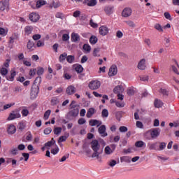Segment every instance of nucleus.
<instances>
[{"mask_svg": "<svg viewBox=\"0 0 179 179\" xmlns=\"http://www.w3.org/2000/svg\"><path fill=\"white\" fill-rule=\"evenodd\" d=\"M91 149L93 150V154L92 155V157L94 158L96 157V159H99V157L101 153H103V149L100 148V144L99 143V141L97 140H93L91 142Z\"/></svg>", "mask_w": 179, "mask_h": 179, "instance_id": "nucleus-1", "label": "nucleus"}, {"mask_svg": "<svg viewBox=\"0 0 179 179\" xmlns=\"http://www.w3.org/2000/svg\"><path fill=\"white\" fill-rule=\"evenodd\" d=\"M41 83V77H36L34 81V84L31 90V96L33 99H36L38 96L40 92V84Z\"/></svg>", "mask_w": 179, "mask_h": 179, "instance_id": "nucleus-2", "label": "nucleus"}, {"mask_svg": "<svg viewBox=\"0 0 179 179\" xmlns=\"http://www.w3.org/2000/svg\"><path fill=\"white\" fill-rule=\"evenodd\" d=\"M100 86H101V83H100V81L97 80H92L88 85V87L91 90H97V89H99Z\"/></svg>", "mask_w": 179, "mask_h": 179, "instance_id": "nucleus-3", "label": "nucleus"}, {"mask_svg": "<svg viewBox=\"0 0 179 179\" xmlns=\"http://www.w3.org/2000/svg\"><path fill=\"white\" fill-rule=\"evenodd\" d=\"M161 129L159 128H154L149 130L147 134H150L151 138L152 139H155L160 135Z\"/></svg>", "mask_w": 179, "mask_h": 179, "instance_id": "nucleus-4", "label": "nucleus"}, {"mask_svg": "<svg viewBox=\"0 0 179 179\" xmlns=\"http://www.w3.org/2000/svg\"><path fill=\"white\" fill-rule=\"evenodd\" d=\"M22 115H20V112L18 110H13L8 117V121H12L13 120H16V118H20Z\"/></svg>", "mask_w": 179, "mask_h": 179, "instance_id": "nucleus-5", "label": "nucleus"}, {"mask_svg": "<svg viewBox=\"0 0 179 179\" xmlns=\"http://www.w3.org/2000/svg\"><path fill=\"white\" fill-rule=\"evenodd\" d=\"M98 132L102 138H106V136H108V134L107 133V128L106 127V125L101 124L99 127L98 128Z\"/></svg>", "mask_w": 179, "mask_h": 179, "instance_id": "nucleus-6", "label": "nucleus"}, {"mask_svg": "<svg viewBox=\"0 0 179 179\" xmlns=\"http://www.w3.org/2000/svg\"><path fill=\"white\" fill-rule=\"evenodd\" d=\"M29 17V20H31V22H34V23L40 20V15H38L37 13L33 12L30 13Z\"/></svg>", "mask_w": 179, "mask_h": 179, "instance_id": "nucleus-7", "label": "nucleus"}, {"mask_svg": "<svg viewBox=\"0 0 179 179\" xmlns=\"http://www.w3.org/2000/svg\"><path fill=\"white\" fill-rule=\"evenodd\" d=\"M118 73V69L117 68V65L113 64L109 69L108 76H115Z\"/></svg>", "mask_w": 179, "mask_h": 179, "instance_id": "nucleus-8", "label": "nucleus"}, {"mask_svg": "<svg viewBox=\"0 0 179 179\" xmlns=\"http://www.w3.org/2000/svg\"><path fill=\"white\" fill-rule=\"evenodd\" d=\"M137 68L140 71H145L146 69V59H141L137 65Z\"/></svg>", "mask_w": 179, "mask_h": 179, "instance_id": "nucleus-9", "label": "nucleus"}, {"mask_svg": "<svg viewBox=\"0 0 179 179\" xmlns=\"http://www.w3.org/2000/svg\"><path fill=\"white\" fill-rule=\"evenodd\" d=\"M132 15V9L131 8H125L122 12L123 17H129Z\"/></svg>", "mask_w": 179, "mask_h": 179, "instance_id": "nucleus-10", "label": "nucleus"}, {"mask_svg": "<svg viewBox=\"0 0 179 179\" xmlns=\"http://www.w3.org/2000/svg\"><path fill=\"white\" fill-rule=\"evenodd\" d=\"M103 124V122L100 120H97L96 119H92L89 121V125L90 127H100V125H101Z\"/></svg>", "mask_w": 179, "mask_h": 179, "instance_id": "nucleus-11", "label": "nucleus"}, {"mask_svg": "<svg viewBox=\"0 0 179 179\" xmlns=\"http://www.w3.org/2000/svg\"><path fill=\"white\" fill-rule=\"evenodd\" d=\"M66 93L69 96L75 94V93H76V88H75V87L73 85H69L66 90Z\"/></svg>", "mask_w": 179, "mask_h": 179, "instance_id": "nucleus-12", "label": "nucleus"}, {"mask_svg": "<svg viewBox=\"0 0 179 179\" xmlns=\"http://www.w3.org/2000/svg\"><path fill=\"white\" fill-rule=\"evenodd\" d=\"M10 75L6 76L7 80H10V82H13L15 80V77L16 76V71L15 69H13L10 71Z\"/></svg>", "mask_w": 179, "mask_h": 179, "instance_id": "nucleus-13", "label": "nucleus"}, {"mask_svg": "<svg viewBox=\"0 0 179 179\" xmlns=\"http://www.w3.org/2000/svg\"><path fill=\"white\" fill-rule=\"evenodd\" d=\"M7 133L8 135H13L16 133V127L13 124H8L7 127Z\"/></svg>", "mask_w": 179, "mask_h": 179, "instance_id": "nucleus-14", "label": "nucleus"}, {"mask_svg": "<svg viewBox=\"0 0 179 179\" xmlns=\"http://www.w3.org/2000/svg\"><path fill=\"white\" fill-rule=\"evenodd\" d=\"M104 12L108 16H110V15H113V13H114V6H105Z\"/></svg>", "mask_w": 179, "mask_h": 179, "instance_id": "nucleus-15", "label": "nucleus"}, {"mask_svg": "<svg viewBox=\"0 0 179 179\" xmlns=\"http://www.w3.org/2000/svg\"><path fill=\"white\" fill-rule=\"evenodd\" d=\"M108 27L106 26H101L99 27V34L101 36H107V34H108Z\"/></svg>", "mask_w": 179, "mask_h": 179, "instance_id": "nucleus-16", "label": "nucleus"}, {"mask_svg": "<svg viewBox=\"0 0 179 179\" xmlns=\"http://www.w3.org/2000/svg\"><path fill=\"white\" fill-rule=\"evenodd\" d=\"M68 114L70 117H78V115H79V108H73L69 112Z\"/></svg>", "mask_w": 179, "mask_h": 179, "instance_id": "nucleus-17", "label": "nucleus"}, {"mask_svg": "<svg viewBox=\"0 0 179 179\" xmlns=\"http://www.w3.org/2000/svg\"><path fill=\"white\" fill-rule=\"evenodd\" d=\"M83 3L87 6H96L97 0H84Z\"/></svg>", "mask_w": 179, "mask_h": 179, "instance_id": "nucleus-18", "label": "nucleus"}, {"mask_svg": "<svg viewBox=\"0 0 179 179\" xmlns=\"http://www.w3.org/2000/svg\"><path fill=\"white\" fill-rule=\"evenodd\" d=\"M9 10V2L8 1H0V10H5L6 9Z\"/></svg>", "mask_w": 179, "mask_h": 179, "instance_id": "nucleus-19", "label": "nucleus"}, {"mask_svg": "<svg viewBox=\"0 0 179 179\" xmlns=\"http://www.w3.org/2000/svg\"><path fill=\"white\" fill-rule=\"evenodd\" d=\"M175 65H171V69H172L173 72H174V73H176V75H179V65L178 63L177 62V61H175Z\"/></svg>", "mask_w": 179, "mask_h": 179, "instance_id": "nucleus-20", "label": "nucleus"}, {"mask_svg": "<svg viewBox=\"0 0 179 179\" xmlns=\"http://www.w3.org/2000/svg\"><path fill=\"white\" fill-rule=\"evenodd\" d=\"M124 92V87L121 85H117L113 89V93L116 94H120Z\"/></svg>", "mask_w": 179, "mask_h": 179, "instance_id": "nucleus-21", "label": "nucleus"}, {"mask_svg": "<svg viewBox=\"0 0 179 179\" xmlns=\"http://www.w3.org/2000/svg\"><path fill=\"white\" fill-rule=\"evenodd\" d=\"M95 113H96V110H94V108H90L86 115L87 118H92V117H93V115Z\"/></svg>", "mask_w": 179, "mask_h": 179, "instance_id": "nucleus-22", "label": "nucleus"}, {"mask_svg": "<svg viewBox=\"0 0 179 179\" xmlns=\"http://www.w3.org/2000/svg\"><path fill=\"white\" fill-rule=\"evenodd\" d=\"M71 41L76 43V41H80V36L76 33L71 34Z\"/></svg>", "mask_w": 179, "mask_h": 179, "instance_id": "nucleus-23", "label": "nucleus"}, {"mask_svg": "<svg viewBox=\"0 0 179 179\" xmlns=\"http://www.w3.org/2000/svg\"><path fill=\"white\" fill-rule=\"evenodd\" d=\"M34 28L31 26H27L24 28V34L27 36H30V34H31V32L33 31Z\"/></svg>", "mask_w": 179, "mask_h": 179, "instance_id": "nucleus-24", "label": "nucleus"}, {"mask_svg": "<svg viewBox=\"0 0 179 179\" xmlns=\"http://www.w3.org/2000/svg\"><path fill=\"white\" fill-rule=\"evenodd\" d=\"M47 4V1H45V0H38L36 1V8L37 9H40V8H41V6H44V5Z\"/></svg>", "mask_w": 179, "mask_h": 179, "instance_id": "nucleus-25", "label": "nucleus"}, {"mask_svg": "<svg viewBox=\"0 0 179 179\" xmlns=\"http://www.w3.org/2000/svg\"><path fill=\"white\" fill-rule=\"evenodd\" d=\"M154 106L156 108H160L163 107V103L161 100L155 99L154 102Z\"/></svg>", "mask_w": 179, "mask_h": 179, "instance_id": "nucleus-26", "label": "nucleus"}, {"mask_svg": "<svg viewBox=\"0 0 179 179\" xmlns=\"http://www.w3.org/2000/svg\"><path fill=\"white\" fill-rule=\"evenodd\" d=\"M67 57H68L67 52H64V53L61 54L59 57V62H64L65 61V59H66Z\"/></svg>", "mask_w": 179, "mask_h": 179, "instance_id": "nucleus-27", "label": "nucleus"}, {"mask_svg": "<svg viewBox=\"0 0 179 179\" xmlns=\"http://www.w3.org/2000/svg\"><path fill=\"white\" fill-rule=\"evenodd\" d=\"M75 71L77 73H82V72H83V67L80 64L76 65Z\"/></svg>", "mask_w": 179, "mask_h": 179, "instance_id": "nucleus-28", "label": "nucleus"}, {"mask_svg": "<svg viewBox=\"0 0 179 179\" xmlns=\"http://www.w3.org/2000/svg\"><path fill=\"white\" fill-rule=\"evenodd\" d=\"M159 93H160V94H162V96H164V97H167V96H169V91L166 89L161 88L159 90Z\"/></svg>", "mask_w": 179, "mask_h": 179, "instance_id": "nucleus-29", "label": "nucleus"}, {"mask_svg": "<svg viewBox=\"0 0 179 179\" xmlns=\"http://www.w3.org/2000/svg\"><path fill=\"white\" fill-rule=\"evenodd\" d=\"M68 68L64 67V78L65 79H66L67 80H69V79H71V78H72V76L71 75H69L68 73H66Z\"/></svg>", "mask_w": 179, "mask_h": 179, "instance_id": "nucleus-30", "label": "nucleus"}, {"mask_svg": "<svg viewBox=\"0 0 179 179\" xmlns=\"http://www.w3.org/2000/svg\"><path fill=\"white\" fill-rule=\"evenodd\" d=\"M104 152L106 155H111L112 153H114V150H111V148L110 146L107 145L105 149Z\"/></svg>", "mask_w": 179, "mask_h": 179, "instance_id": "nucleus-31", "label": "nucleus"}, {"mask_svg": "<svg viewBox=\"0 0 179 179\" xmlns=\"http://www.w3.org/2000/svg\"><path fill=\"white\" fill-rule=\"evenodd\" d=\"M66 61L69 64H73V62H75V56L73 55L67 56Z\"/></svg>", "mask_w": 179, "mask_h": 179, "instance_id": "nucleus-32", "label": "nucleus"}, {"mask_svg": "<svg viewBox=\"0 0 179 179\" xmlns=\"http://www.w3.org/2000/svg\"><path fill=\"white\" fill-rule=\"evenodd\" d=\"M124 22L129 27H131L132 29L136 27V24L133 21L127 20V21H124Z\"/></svg>", "mask_w": 179, "mask_h": 179, "instance_id": "nucleus-33", "label": "nucleus"}, {"mask_svg": "<svg viewBox=\"0 0 179 179\" xmlns=\"http://www.w3.org/2000/svg\"><path fill=\"white\" fill-rule=\"evenodd\" d=\"M18 129L23 131L26 128V123L24 122H20L18 123Z\"/></svg>", "mask_w": 179, "mask_h": 179, "instance_id": "nucleus-34", "label": "nucleus"}, {"mask_svg": "<svg viewBox=\"0 0 179 179\" xmlns=\"http://www.w3.org/2000/svg\"><path fill=\"white\" fill-rule=\"evenodd\" d=\"M98 40L99 39L95 36H92L90 38V43L92 45H94L97 43Z\"/></svg>", "mask_w": 179, "mask_h": 179, "instance_id": "nucleus-35", "label": "nucleus"}, {"mask_svg": "<svg viewBox=\"0 0 179 179\" xmlns=\"http://www.w3.org/2000/svg\"><path fill=\"white\" fill-rule=\"evenodd\" d=\"M136 148H143L145 146V142L142 141H136L135 143Z\"/></svg>", "mask_w": 179, "mask_h": 179, "instance_id": "nucleus-36", "label": "nucleus"}, {"mask_svg": "<svg viewBox=\"0 0 179 179\" xmlns=\"http://www.w3.org/2000/svg\"><path fill=\"white\" fill-rule=\"evenodd\" d=\"M8 70L5 67H2L1 69H0V73L1 75H2V76H6L8 75Z\"/></svg>", "mask_w": 179, "mask_h": 179, "instance_id": "nucleus-37", "label": "nucleus"}, {"mask_svg": "<svg viewBox=\"0 0 179 179\" xmlns=\"http://www.w3.org/2000/svg\"><path fill=\"white\" fill-rule=\"evenodd\" d=\"M53 132L55 135H59L61 132H62V127H55Z\"/></svg>", "mask_w": 179, "mask_h": 179, "instance_id": "nucleus-38", "label": "nucleus"}, {"mask_svg": "<svg viewBox=\"0 0 179 179\" xmlns=\"http://www.w3.org/2000/svg\"><path fill=\"white\" fill-rule=\"evenodd\" d=\"M99 52H100V48H96L94 49L92 54L94 57H100V54Z\"/></svg>", "mask_w": 179, "mask_h": 179, "instance_id": "nucleus-39", "label": "nucleus"}, {"mask_svg": "<svg viewBox=\"0 0 179 179\" xmlns=\"http://www.w3.org/2000/svg\"><path fill=\"white\" fill-rule=\"evenodd\" d=\"M36 73L38 76H41L44 73V69L43 67H38Z\"/></svg>", "mask_w": 179, "mask_h": 179, "instance_id": "nucleus-40", "label": "nucleus"}, {"mask_svg": "<svg viewBox=\"0 0 179 179\" xmlns=\"http://www.w3.org/2000/svg\"><path fill=\"white\" fill-rule=\"evenodd\" d=\"M50 114H51V110H46L43 116L44 120H48V118H50Z\"/></svg>", "mask_w": 179, "mask_h": 179, "instance_id": "nucleus-41", "label": "nucleus"}, {"mask_svg": "<svg viewBox=\"0 0 179 179\" xmlns=\"http://www.w3.org/2000/svg\"><path fill=\"white\" fill-rule=\"evenodd\" d=\"M83 50L84 51H87V52H90L92 48H90V45L89 44H84L83 45Z\"/></svg>", "mask_w": 179, "mask_h": 179, "instance_id": "nucleus-42", "label": "nucleus"}, {"mask_svg": "<svg viewBox=\"0 0 179 179\" xmlns=\"http://www.w3.org/2000/svg\"><path fill=\"white\" fill-rule=\"evenodd\" d=\"M27 135L26 137L27 141H28V142H31V141H32L33 139V135L31 134V132L28 131L27 133Z\"/></svg>", "mask_w": 179, "mask_h": 179, "instance_id": "nucleus-43", "label": "nucleus"}, {"mask_svg": "<svg viewBox=\"0 0 179 179\" xmlns=\"http://www.w3.org/2000/svg\"><path fill=\"white\" fill-rule=\"evenodd\" d=\"M51 132H52V129H51V127H47L43 131V133L45 134V135H50Z\"/></svg>", "mask_w": 179, "mask_h": 179, "instance_id": "nucleus-44", "label": "nucleus"}, {"mask_svg": "<svg viewBox=\"0 0 179 179\" xmlns=\"http://www.w3.org/2000/svg\"><path fill=\"white\" fill-rule=\"evenodd\" d=\"M21 114H22V117H27L29 114V110L22 109V110L21 111Z\"/></svg>", "mask_w": 179, "mask_h": 179, "instance_id": "nucleus-45", "label": "nucleus"}, {"mask_svg": "<svg viewBox=\"0 0 179 179\" xmlns=\"http://www.w3.org/2000/svg\"><path fill=\"white\" fill-rule=\"evenodd\" d=\"M102 117L107 118L108 117V110L107 109H103L101 113Z\"/></svg>", "mask_w": 179, "mask_h": 179, "instance_id": "nucleus-46", "label": "nucleus"}, {"mask_svg": "<svg viewBox=\"0 0 179 179\" xmlns=\"http://www.w3.org/2000/svg\"><path fill=\"white\" fill-rule=\"evenodd\" d=\"M154 27L158 31H160V32L163 31V28L162 27V25H160V24H156Z\"/></svg>", "mask_w": 179, "mask_h": 179, "instance_id": "nucleus-47", "label": "nucleus"}, {"mask_svg": "<svg viewBox=\"0 0 179 179\" xmlns=\"http://www.w3.org/2000/svg\"><path fill=\"white\" fill-rule=\"evenodd\" d=\"M28 50H31L34 47V43L29 41L27 45Z\"/></svg>", "mask_w": 179, "mask_h": 179, "instance_id": "nucleus-48", "label": "nucleus"}, {"mask_svg": "<svg viewBox=\"0 0 179 179\" xmlns=\"http://www.w3.org/2000/svg\"><path fill=\"white\" fill-rule=\"evenodd\" d=\"M68 139V136H62L59 138L58 143H61V142H65Z\"/></svg>", "mask_w": 179, "mask_h": 179, "instance_id": "nucleus-49", "label": "nucleus"}, {"mask_svg": "<svg viewBox=\"0 0 179 179\" xmlns=\"http://www.w3.org/2000/svg\"><path fill=\"white\" fill-rule=\"evenodd\" d=\"M140 80L142 82H148L149 80V76H140Z\"/></svg>", "mask_w": 179, "mask_h": 179, "instance_id": "nucleus-50", "label": "nucleus"}, {"mask_svg": "<svg viewBox=\"0 0 179 179\" xmlns=\"http://www.w3.org/2000/svg\"><path fill=\"white\" fill-rule=\"evenodd\" d=\"M59 6H61V3H59V1H57L56 3L55 1H53L51 6V8H59Z\"/></svg>", "mask_w": 179, "mask_h": 179, "instance_id": "nucleus-51", "label": "nucleus"}, {"mask_svg": "<svg viewBox=\"0 0 179 179\" xmlns=\"http://www.w3.org/2000/svg\"><path fill=\"white\" fill-rule=\"evenodd\" d=\"M144 43L150 48V45H152V41H150V38H145L144 39Z\"/></svg>", "mask_w": 179, "mask_h": 179, "instance_id": "nucleus-52", "label": "nucleus"}, {"mask_svg": "<svg viewBox=\"0 0 179 179\" xmlns=\"http://www.w3.org/2000/svg\"><path fill=\"white\" fill-rule=\"evenodd\" d=\"M127 94L128 96H134V94H135V90L132 88H129L127 90Z\"/></svg>", "mask_w": 179, "mask_h": 179, "instance_id": "nucleus-53", "label": "nucleus"}, {"mask_svg": "<svg viewBox=\"0 0 179 179\" xmlns=\"http://www.w3.org/2000/svg\"><path fill=\"white\" fill-rule=\"evenodd\" d=\"M120 132H127L128 131V127H124V126H121L119 128Z\"/></svg>", "mask_w": 179, "mask_h": 179, "instance_id": "nucleus-54", "label": "nucleus"}, {"mask_svg": "<svg viewBox=\"0 0 179 179\" xmlns=\"http://www.w3.org/2000/svg\"><path fill=\"white\" fill-rule=\"evenodd\" d=\"M115 164H117V161L114 159H112L108 162V166H110V167H114Z\"/></svg>", "mask_w": 179, "mask_h": 179, "instance_id": "nucleus-55", "label": "nucleus"}, {"mask_svg": "<svg viewBox=\"0 0 179 179\" xmlns=\"http://www.w3.org/2000/svg\"><path fill=\"white\" fill-rule=\"evenodd\" d=\"M164 17H166V19H167L168 20H171V15H170V13L169 12H165L164 13Z\"/></svg>", "mask_w": 179, "mask_h": 179, "instance_id": "nucleus-56", "label": "nucleus"}, {"mask_svg": "<svg viewBox=\"0 0 179 179\" xmlns=\"http://www.w3.org/2000/svg\"><path fill=\"white\" fill-rule=\"evenodd\" d=\"M90 24L92 27H94V29H96L99 27V25L96 23H94L93 22V20H90Z\"/></svg>", "mask_w": 179, "mask_h": 179, "instance_id": "nucleus-57", "label": "nucleus"}, {"mask_svg": "<svg viewBox=\"0 0 179 179\" xmlns=\"http://www.w3.org/2000/svg\"><path fill=\"white\" fill-rule=\"evenodd\" d=\"M63 41H68L69 40V35L68 34H64L62 35Z\"/></svg>", "mask_w": 179, "mask_h": 179, "instance_id": "nucleus-58", "label": "nucleus"}, {"mask_svg": "<svg viewBox=\"0 0 179 179\" xmlns=\"http://www.w3.org/2000/svg\"><path fill=\"white\" fill-rule=\"evenodd\" d=\"M50 152L52 155H57V153L59 152V148L58 147H56V148L52 149Z\"/></svg>", "mask_w": 179, "mask_h": 179, "instance_id": "nucleus-59", "label": "nucleus"}, {"mask_svg": "<svg viewBox=\"0 0 179 179\" xmlns=\"http://www.w3.org/2000/svg\"><path fill=\"white\" fill-rule=\"evenodd\" d=\"M33 40L37 41V40H40L41 38V36L40 34H34L32 36Z\"/></svg>", "mask_w": 179, "mask_h": 179, "instance_id": "nucleus-60", "label": "nucleus"}, {"mask_svg": "<svg viewBox=\"0 0 179 179\" xmlns=\"http://www.w3.org/2000/svg\"><path fill=\"white\" fill-rule=\"evenodd\" d=\"M17 148H13V149L10 150L11 155H13V156H16V155H17Z\"/></svg>", "mask_w": 179, "mask_h": 179, "instance_id": "nucleus-61", "label": "nucleus"}, {"mask_svg": "<svg viewBox=\"0 0 179 179\" xmlns=\"http://www.w3.org/2000/svg\"><path fill=\"white\" fill-rule=\"evenodd\" d=\"M18 150H24L26 149V145L24 144H20L17 148Z\"/></svg>", "mask_w": 179, "mask_h": 179, "instance_id": "nucleus-62", "label": "nucleus"}, {"mask_svg": "<svg viewBox=\"0 0 179 179\" xmlns=\"http://www.w3.org/2000/svg\"><path fill=\"white\" fill-rule=\"evenodd\" d=\"M66 159H69V154H67L66 155H64L62 157V159H59L60 162H65Z\"/></svg>", "mask_w": 179, "mask_h": 179, "instance_id": "nucleus-63", "label": "nucleus"}, {"mask_svg": "<svg viewBox=\"0 0 179 179\" xmlns=\"http://www.w3.org/2000/svg\"><path fill=\"white\" fill-rule=\"evenodd\" d=\"M55 17L58 19H64V14L62 13H57Z\"/></svg>", "mask_w": 179, "mask_h": 179, "instance_id": "nucleus-64", "label": "nucleus"}]
</instances>
